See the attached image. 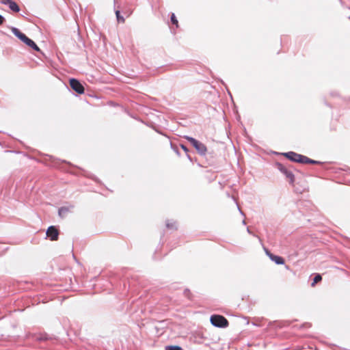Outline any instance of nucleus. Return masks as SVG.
<instances>
[{"label": "nucleus", "mask_w": 350, "mask_h": 350, "mask_svg": "<svg viewBox=\"0 0 350 350\" xmlns=\"http://www.w3.org/2000/svg\"><path fill=\"white\" fill-rule=\"evenodd\" d=\"M171 21H172V24H174L176 26V27H178V20L176 19L174 14H172L171 16Z\"/></svg>", "instance_id": "obj_14"}, {"label": "nucleus", "mask_w": 350, "mask_h": 350, "mask_svg": "<svg viewBox=\"0 0 350 350\" xmlns=\"http://www.w3.org/2000/svg\"><path fill=\"white\" fill-rule=\"evenodd\" d=\"M264 250H265L266 254L269 257V258H271V256H273V254L272 253H271L268 249L264 248Z\"/></svg>", "instance_id": "obj_16"}, {"label": "nucleus", "mask_w": 350, "mask_h": 350, "mask_svg": "<svg viewBox=\"0 0 350 350\" xmlns=\"http://www.w3.org/2000/svg\"><path fill=\"white\" fill-rule=\"evenodd\" d=\"M185 138L192 144V146L196 149L198 153L200 154H206L207 148L204 144L191 137H186Z\"/></svg>", "instance_id": "obj_4"}, {"label": "nucleus", "mask_w": 350, "mask_h": 350, "mask_svg": "<svg viewBox=\"0 0 350 350\" xmlns=\"http://www.w3.org/2000/svg\"><path fill=\"white\" fill-rule=\"evenodd\" d=\"M284 157L288 158L289 160H291L292 161L297 162V163H311V164H315V163H318V161L312 160L306 156L297 154L294 152H288L286 153H284Z\"/></svg>", "instance_id": "obj_1"}, {"label": "nucleus", "mask_w": 350, "mask_h": 350, "mask_svg": "<svg viewBox=\"0 0 350 350\" xmlns=\"http://www.w3.org/2000/svg\"><path fill=\"white\" fill-rule=\"evenodd\" d=\"M166 227L169 229L173 230H176L178 228L176 222L173 221H167L166 223Z\"/></svg>", "instance_id": "obj_11"}, {"label": "nucleus", "mask_w": 350, "mask_h": 350, "mask_svg": "<svg viewBox=\"0 0 350 350\" xmlns=\"http://www.w3.org/2000/svg\"><path fill=\"white\" fill-rule=\"evenodd\" d=\"M116 15L117 20L118 22H120L122 23H124L125 20H124V17L120 15V12L119 10L116 11Z\"/></svg>", "instance_id": "obj_13"}, {"label": "nucleus", "mask_w": 350, "mask_h": 350, "mask_svg": "<svg viewBox=\"0 0 350 350\" xmlns=\"http://www.w3.org/2000/svg\"><path fill=\"white\" fill-rule=\"evenodd\" d=\"M12 32L17 38H18L21 41L25 42L27 46L32 48L36 51H40V49L36 45V44L32 40L27 37L24 33L21 32L18 29L12 28Z\"/></svg>", "instance_id": "obj_2"}, {"label": "nucleus", "mask_w": 350, "mask_h": 350, "mask_svg": "<svg viewBox=\"0 0 350 350\" xmlns=\"http://www.w3.org/2000/svg\"><path fill=\"white\" fill-rule=\"evenodd\" d=\"M71 88L78 94L84 93V88L82 84L75 79H71L69 81Z\"/></svg>", "instance_id": "obj_5"}, {"label": "nucleus", "mask_w": 350, "mask_h": 350, "mask_svg": "<svg viewBox=\"0 0 350 350\" xmlns=\"http://www.w3.org/2000/svg\"><path fill=\"white\" fill-rule=\"evenodd\" d=\"M211 323L219 327H226L228 325V320L221 315L214 314L211 317Z\"/></svg>", "instance_id": "obj_3"}, {"label": "nucleus", "mask_w": 350, "mask_h": 350, "mask_svg": "<svg viewBox=\"0 0 350 350\" xmlns=\"http://www.w3.org/2000/svg\"><path fill=\"white\" fill-rule=\"evenodd\" d=\"M1 3L4 5H8L11 10L14 12H18L20 8L17 3L12 0H1Z\"/></svg>", "instance_id": "obj_7"}, {"label": "nucleus", "mask_w": 350, "mask_h": 350, "mask_svg": "<svg viewBox=\"0 0 350 350\" xmlns=\"http://www.w3.org/2000/svg\"><path fill=\"white\" fill-rule=\"evenodd\" d=\"M272 261L275 262L278 265L284 264V260L282 257L279 256L273 255L270 258Z\"/></svg>", "instance_id": "obj_10"}, {"label": "nucleus", "mask_w": 350, "mask_h": 350, "mask_svg": "<svg viewBox=\"0 0 350 350\" xmlns=\"http://www.w3.org/2000/svg\"><path fill=\"white\" fill-rule=\"evenodd\" d=\"M46 236L51 241H57L59 237L58 229L53 226H49L46 230Z\"/></svg>", "instance_id": "obj_6"}, {"label": "nucleus", "mask_w": 350, "mask_h": 350, "mask_svg": "<svg viewBox=\"0 0 350 350\" xmlns=\"http://www.w3.org/2000/svg\"><path fill=\"white\" fill-rule=\"evenodd\" d=\"M4 18L1 15H0V25H2L4 23Z\"/></svg>", "instance_id": "obj_17"}, {"label": "nucleus", "mask_w": 350, "mask_h": 350, "mask_svg": "<svg viewBox=\"0 0 350 350\" xmlns=\"http://www.w3.org/2000/svg\"><path fill=\"white\" fill-rule=\"evenodd\" d=\"M166 350H181V348L178 346H167Z\"/></svg>", "instance_id": "obj_15"}, {"label": "nucleus", "mask_w": 350, "mask_h": 350, "mask_svg": "<svg viewBox=\"0 0 350 350\" xmlns=\"http://www.w3.org/2000/svg\"><path fill=\"white\" fill-rule=\"evenodd\" d=\"M281 171L284 174L289 183H293L294 182V175L291 172L286 168H282Z\"/></svg>", "instance_id": "obj_8"}, {"label": "nucleus", "mask_w": 350, "mask_h": 350, "mask_svg": "<svg viewBox=\"0 0 350 350\" xmlns=\"http://www.w3.org/2000/svg\"><path fill=\"white\" fill-rule=\"evenodd\" d=\"M322 280V277L320 274H317L313 279V282L311 284V286L314 287L315 284Z\"/></svg>", "instance_id": "obj_12"}, {"label": "nucleus", "mask_w": 350, "mask_h": 350, "mask_svg": "<svg viewBox=\"0 0 350 350\" xmlns=\"http://www.w3.org/2000/svg\"><path fill=\"white\" fill-rule=\"evenodd\" d=\"M70 211L69 207L63 206L59 209L58 214L61 217H64L68 215Z\"/></svg>", "instance_id": "obj_9"}]
</instances>
